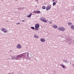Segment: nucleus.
Instances as JSON below:
<instances>
[{
    "label": "nucleus",
    "mask_w": 74,
    "mask_h": 74,
    "mask_svg": "<svg viewBox=\"0 0 74 74\" xmlns=\"http://www.w3.org/2000/svg\"><path fill=\"white\" fill-rule=\"evenodd\" d=\"M58 30H60V31H62V32H64L65 31V28L63 27H59L58 28Z\"/></svg>",
    "instance_id": "obj_1"
},
{
    "label": "nucleus",
    "mask_w": 74,
    "mask_h": 74,
    "mask_svg": "<svg viewBox=\"0 0 74 74\" xmlns=\"http://www.w3.org/2000/svg\"><path fill=\"white\" fill-rule=\"evenodd\" d=\"M39 27H40V25H39V24L36 23L35 25V30H38Z\"/></svg>",
    "instance_id": "obj_2"
},
{
    "label": "nucleus",
    "mask_w": 74,
    "mask_h": 74,
    "mask_svg": "<svg viewBox=\"0 0 74 74\" xmlns=\"http://www.w3.org/2000/svg\"><path fill=\"white\" fill-rule=\"evenodd\" d=\"M40 20L41 21L43 22H45V23H47V20L44 19V18H41Z\"/></svg>",
    "instance_id": "obj_3"
},
{
    "label": "nucleus",
    "mask_w": 74,
    "mask_h": 74,
    "mask_svg": "<svg viewBox=\"0 0 74 74\" xmlns=\"http://www.w3.org/2000/svg\"><path fill=\"white\" fill-rule=\"evenodd\" d=\"M16 48H18L19 49H20L22 48V46L21 45L19 44H18L16 46Z\"/></svg>",
    "instance_id": "obj_4"
},
{
    "label": "nucleus",
    "mask_w": 74,
    "mask_h": 74,
    "mask_svg": "<svg viewBox=\"0 0 74 74\" xmlns=\"http://www.w3.org/2000/svg\"><path fill=\"white\" fill-rule=\"evenodd\" d=\"M52 27L54 29H57L58 28V26L55 24H54L52 25Z\"/></svg>",
    "instance_id": "obj_5"
},
{
    "label": "nucleus",
    "mask_w": 74,
    "mask_h": 74,
    "mask_svg": "<svg viewBox=\"0 0 74 74\" xmlns=\"http://www.w3.org/2000/svg\"><path fill=\"white\" fill-rule=\"evenodd\" d=\"M51 9V6L50 5H48L46 7V10H49Z\"/></svg>",
    "instance_id": "obj_6"
},
{
    "label": "nucleus",
    "mask_w": 74,
    "mask_h": 74,
    "mask_svg": "<svg viewBox=\"0 0 74 74\" xmlns=\"http://www.w3.org/2000/svg\"><path fill=\"white\" fill-rule=\"evenodd\" d=\"M40 41L42 42H45V40L43 38H41L40 39Z\"/></svg>",
    "instance_id": "obj_7"
},
{
    "label": "nucleus",
    "mask_w": 74,
    "mask_h": 74,
    "mask_svg": "<svg viewBox=\"0 0 74 74\" xmlns=\"http://www.w3.org/2000/svg\"><path fill=\"white\" fill-rule=\"evenodd\" d=\"M21 58V55L18 56L16 58L17 60H19V59H20Z\"/></svg>",
    "instance_id": "obj_8"
},
{
    "label": "nucleus",
    "mask_w": 74,
    "mask_h": 74,
    "mask_svg": "<svg viewBox=\"0 0 74 74\" xmlns=\"http://www.w3.org/2000/svg\"><path fill=\"white\" fill-rule=\"evenodd\" d=\"M71 28L73 30H74V25H72L71 26Z\"/></svg>",
    "instance_id": "obj_9"
},
{
    "label": "nucleus",
    "mask_w": 74,
    "mask_h": 74,
    "mask_svg": "<svg viewBox=\"0 0 74 74\" xmlns=\"http://www.w3.org/2000/svg\"><path fill=\"white\" fill-rule=\"evenodd\" d=\"M61 66H62V67L63 69H66V66H64V65L62 64V65H61Z\"/></svg>",
    "instance_id": "obj_10"
},
{
    "label": "nucleus",
    "mask_w": 74,
    "mask_h": 74,
    "mask_svg": "<svg viewBox=\"0 0 74 74\" xmlns=\"http://www.w3.org/2000/svg\"><path fill=\"white\" fill-rule=\"evenodd\" d=\"M32 14L31 13L29 15L27 16V17L30 18L31 17V16H32Z\"/></svg>",
    "instance_id": "obj_11"
},
{
    "label": "nucleus",
    "mask_w": 74,
    "mask_h": 74,
    "mask_svg": "<svg viewBox=\"0 0 74 74\" xmlns=\"http://www.w3.org/2000/svg\"><path fill=\"white\" fill-rule=\"evenodd\" d=\"M34 37H35V38H38V36L37 35H35L34 36Z\"/></svg>",
    "instance_id": "obj_12"
},
{
    "label": "nucleus",
    "mask_w": 74,
    "mask_h": 74,
    "mask_svg": "<svg viewBox=\"0 0 74 74\" xmlns=\"http://www.w3.org/2000/svg\"><path fill=\"white\" fill-rule=\"evenodd\" d=\"M1 31H4V30H7V29L5 30V28H2L1 29Z\"/></svg>",
    "instance_id": "obj_13"
},
{
    "label": "nucleus",
    "mask_w": 74,
    "mask_h": 74,
    "mask_svg": "<svg viewBox=\"0 0 74 74\" xmlns=\"http://www.w3.org/2000/svg\"><path fill=\"white\" fill-rule=\"evenodd\" d=\"M68 25H69V26H71V25L72 24V23H68Z\"/></svg>",
    "instance_id": "obj_14"
},
{
    "label": "nucleus",
    "mask_w": 74,
    "mask_h": 74,
    "mask_svg": "<svg viewBox=\"0 0 74 74\" xmlns=\"http://www.w3.org/2000/svg\"><path fill=\"white\" fill-rule=\"evenodd\" d=\"M39 13H40V11H36V14H39Z\"/></svg>",
    "instance_id": "obj_15"
},
{
    "label": "nucleus",
    "mask_w": 74,
    "mask_h": 74,
    "mask_svg": "<svg viewBox=\"0 0 74 74\" xmlns=\"http://www.w3.org/2000/svg\"><path fill=\"white\" fill-rule=\"evenodd\" d=\"M46 8V7L44 6H42V9H45Z\"/></svg>",
    "instance_id": "obj_16"
},
{
    "label": "nucleus",
    "mask_w": 74,
    "mask_h": 74,
    "mask_svg": "<svg viewBox=\"0 0 74 74\" xmlns=\"http://www.w3.org/2000/svg\"><path fill=\"white\" fill-rule=\"evenodd\" d=\"M31 28L33 30H34L35 29V28H34V27H31Z\"/></svg>",
    "instance_id": "obj_17"
},
{
    "label": "nucleus",
    "mask_w": 74,
    "mask_h": 74,
    "mask_svg": "<svg viewBox=\"0 0 74 74\" xmlns=\"http://www.w3.org/2000/svg\"><path fill=\"white\" fill-rule=\"evenodd\" d=\"M53 5H56V3L55 2H54L53 3Z\"/></svg>",
    "instance_id": "obj_18"
},
{
    "label": "nucleus",
    "mask_w": 74,
    "mask_h": 74,
    "mask_svg": "<svg viewBox=\"0 0 74 74\" xmlns=\"http://www.w3.org/2000/svg\"><path fill=\"white\" fill-rule=\"evenodd\" d=\"M64 62H65V63H67V61L66 60H64Z\"/></svg>",
    "instance_id": "obj_19"
},
{
    "label": "nucleus",
    "mask_w": 74,
    "mask_h": 74,
    "mask_svg": "<svg viewBox=\"0 0 74 74\" xmlns=\"http://www.w3.org/2000/svg\"><path fill=\"white\" fill-rule=\"evenodd\" d=\"M16 25H19V24H20V23H17V24L16 23Z\"/></svg>",
    "instance_id": "obj_20"
},
{
    "label": "nucleus",
    "mask_w": 74,
    "mask_h": 74,
    "mask_svg": "<svg viewBox=\"0 0 74 74\" xmlns=\"http://www.w3.org/2000/svg\"><path fill=\"white\" fill-rule=\"evenodd\" d=\"M3 32H4V33H7V31H3Z\"/></svg>",
    "instance_id": "obj_21"
},
{
    "label": "nucleus",
    "mask_w": 74,
    "mask_h": 74,
    "mask_svg": "<svg viewBox=\"0 0 74 74\" xmlns=\"http://www.w3.org/2000/svg\"><path fill=\"white\" fill-rule=\"evenodd\" d=\"M34 13H36V11H34Z\"/></svg>",
    "instance_id": "obj_22"
},
{
    "label": "nucleus",
    "mask_w": 74,
    "mask_h": 74,
    "mask_svg": "<svg viewBox=\"0 0 74 74\" xmlns=\"http://www.w3.org/2000/svg\"><path fill=\"white\" fill-rule=\"evenodd\" d=\"M27 56L29 57V53H27Z\"/></svg>",
    "instance_id": "obj_23"
},
{
    "label": "nucleus",
    "mask_w": 74,
    "mask_h": 74,
    "mask_svg": "<svg viewBox=\"0 0 74 74\" xmlns=\"http://www.w3.org/2000/svg\"><path fill=\"white\" fill-rule=\"evenodd\" d=\"M52 23V22L51 21H50L49 22V23Z\"/></svg>",
    "instance_id": "obj_24"
},
{
    "label": "nucleus",
    "mask_w": 74,
    "mask_h": 74,
    "mask_svg": "<svg viewBox=\"0 0 74 74\" xmlns=\"http://www.w3.org/2000/svg\"><path fill=\"white\" fill-rule=\"evenodd\" d=\"M22 22H25V20H22Z\"/></svg>",
    "instance_id": "obj_25"
},
{
    "label": "nucleus",
    "mask_w": 74,
    "mask_h": 74,
    "mask_svg": "<svg viewBox=\"0 0 74 74\" xmlns=\"http://www.w3.org/2000/svg\"><path fill=\"white\" fill-rule=\"evenodd\" d=\"M55 1V0H53V2Z\"/></svg>",
    "instance_id": "obj_26"
},
{
    "label": "nucleus",
    "mask_w": 74,
    "mask_h": 74,
    "mask_svg": "<svg viewBox=\"0 0 74 74\" xmlns=\"http://www.w3.org/2000/svg\"><path fill=\"white\" fill-rule=\"evenodd\" d=\"M16 0V1H17V0Z\"/></svg>",
    "instance_id": "obj_27"
}]
</instances>
